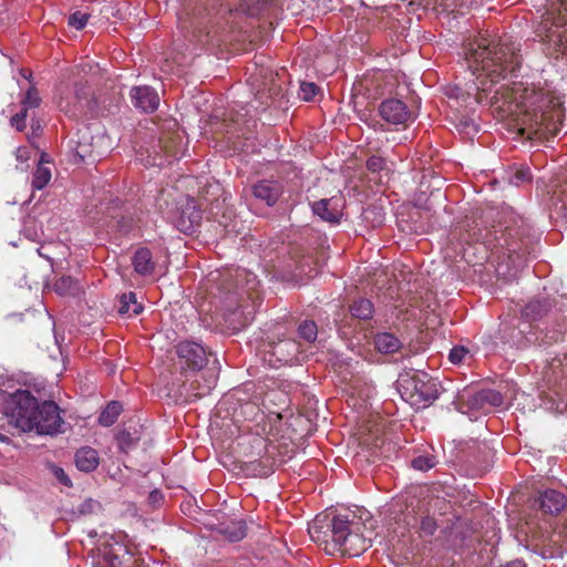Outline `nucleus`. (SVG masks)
Instances as JSON below:
<instances>
[{
  "instance_id": "nucleus-7",
  "label": "nucleus",
  "mask_w": 567,
  "mask_h": 567,
  "mask_svg": "<svg viewBox=\"0 0 567 567\" xmlns=\"http://www.w3.org/2000/svg\"><path fill=\"white\" fill-rule=\"evenodd\" d=\"M399 384L402 395H406L413 405L427 406L439 398L440 384L426 373L402 377Z\"/></svg>"
},
{
  "instance_id": "nucleus-46",
  "label": "nucleus",
  "mask_w": 567,
  "mask_h": 567,
  "mask_svg": "<svg viewBox=\"0 0 567 567\" xmlns=\"http://www.w3.org/2000/svg\"><path fill=\"white\" fill-rule=\"evenodd\" d=\"M28 224H29V221H27V223H25V225H24V228H23V235H24L28 239H30V240H32V241H37V240L40 238V236H41V234H42V230H41V229H40V230H38V229H31V228L29 227V225H28Z\"/></svg>"
},
{
  "instance_id": "nucleus-52",
  "label": "nucleus",
  "mask_w": 567,
  "mask_h": 567,
  "mask_svg": "<svg viewBox=\"0 0 567 567\" xmlns=\"http://www.w3.org/2000/svg\"><path fill=\"white\" fill-rule=\"evenodd\" d=\"M556 197L561 202V205L565 209H567V184L563 186V188L555 193Z\"/></svg>"
},
{
  "instance_id": "nucleus-35",
  "label": "nucleus",
  "mask_w": 567,
  "mask_h": 567,
  "mask_svg": "<svg viewBox=\"0 0 567 567\" xmlns=\"http://www.w3.org/2000/svg\"><path fill=\"white\" fill-rule=\"evenodd\" d=\"M411 464L414 470L426 472L433 468L437 464V461L434 455L424 454L414 457Z\"/></svg>"
},
{
  "instance_id": "nucleus-13",
  "label": "nucleus",
  "mask_w": 567,
  "mask_h": 567,
  "mask_svg": "<svg viewBox=\"0 0 567 567\" xmlns=\"http://www.w3.org/2000/svg\"><path fill=\"white\" fill-rule=\"evenodd\" d=\"M503 404V395L493 389H483L467 398V405L471 410L489 413L494 408Z\"/></svg>"
},
{
  "instance_id": "nucleus-11",
  "label": "nucleus",
  "mask_w": 567,
  "mask_h": 567,
  "mask_svg": "<svg viewBox=\"0 0 567 567\" xmlns=\"http://www.w3.org/2000/svg\"><path fill=\"white\" fill-rule=\"evenodd\" d=\"M176 353L182 367L200 370L207 363V352L200 343L182 341L176 347Z\"/></svg>"
},
{
  "instance_id": "nucleus-45",
  "label": "nucleus",
  "mask_w": 567,
  "mask_h": 567,
  "mask_svg": "<svg viewBox=\"0 0 567 567\" xmlns=\"http://www.w3.org/2000/svg\"><path fill=\"white\" fill-rule=\"evenodd\" d=\"M27 116H28V112L25 110H22L20 112H18L16 115H13L11 117V125L18 131V132H22L27 124H25V121H27Z\"/></svg>"
},
{
  "instance_id": "nucleus-26",
  "label": "nucleus",
  "mask_w": 567,
  "mask_h": 567,
  "mask_svg": "<svg viewBox=\"0 0 567 567\" xmlns=\"http://www.w3.org/2000/svg\"><path fill=\"white\" fill-rule=\"evenodd\" d=\"M549 309V305L544 300H533L522 310V318L527 322L540 319Z\"/></svg>"
},
{
  "instance_id": "nucleus-1",
  "label": "nucleus",
  "mask_w": 567,
  "mask_h": 567,
  "mask_svg": "<svg viewBox=\"0 0 567 567\" xmlns=\"http://www.w3.org/2000/svg\"><path fill=\"white\" fill-rule=\"evenodd\" d=\"M466 55L468 68L476 76V82L466 91V104H470L467 99L482 103L483 96L480 92L492 91L494 84L505 79L507 73L514 72L520 63L514 45L503 41L481 39L475 47L468 49Z\"/></svg>"
},
{
  "instance_id": "nucleus-41",
  "label": "nucleus",
  "mask_w": 567,
  "mask_h": 567,
  "mask_svg": "<svg viewBox=\"0 0 567 567\" xmlns=\"http://www.w3.org/2000/svg\"><path fill=\"white\" fill-rule=\"evenodd\" d=\"M89 16L81 11H76L69 18V25L76 30H82L87 23Z\"/></svg>"
},
{
  "instance_id": "nucleus-55",
  "label": "nucleus",
  "mask_w": 567,
  "mask_h": 567,
  "mask_svg": "<svg viewBox=\"0 0 567 567\" xmlns=\"http://www.w3.org/2000/svg\"><path fill=\"white\" fill-rule=\"evenodd\" d=\"M178 19H179V22H181V27H182L183 29H188L189 27H192V25H193V22H189V25H187V23H188V22H187V20H186V19H184L183 17H179Z\"/></svg>"
},
{
  "instance_id": "nucleus-54",
  "label": "nucleus",
  "mask_w": 567,
  "mask_h": 567,
  "mask_svg": "<svg viewBox=\"0 0 567 567\" xmlns=\"http://www.w3.org/2000/svg\"><path fill=\"white\" fill-rule=\"evenodd\" d=\"M503 567H526V565L522 560H513Z\"/></svg>"
},
{
  "instance_id": "nucleus-27",
  "label": "nucleus",
  "mask_w": 567,
  "mask_h": 567,
  "mask_svg": "<svg viewBox=\"0 0 567 567\" xmlns=\"http://www.w3.org/2000/svg\"><path fill=\"white\" fill-rule=\"evenodd\" d=\"M548 369L551 372V375H546L548 382H551V380L556 382L560 378H567V353H564L563 357L559 354L554 357L548 363Z\"/></svg>"
},
{
  "instance_id": "nucleus-31",
  "label": "nucleus",
  "mask_w": 567,
  "mask_h": 567,
  "mask_svg": "<svg viewBox=\"0 0 567 567\" xmlns=\"http://www.w3.org/2000/svg\"><path fill=\"white\" fill-rule=\"evenodd\" d=\"M121 412L122 405L116 401H112L101 412L99 416V423L103 426H111L116 422Z\"/></svg>"
},
{
  "instance_id": "nucleus-2",
  "label": "nucleus",
  "mask_w": 567,
  "mask_h": 567,
  "mask_svg": "<svg viewBox=\"0 0 567 567\" xmlns=\"http://www.w3.org/2000/svg\"><path fill=\"white\" fill-rule=\"evenodd\" d=\"M517 106L523 113L522 131L556 135L563 117L560 96L549 85L532 84L516 97Z\"/></svg>"
},
{
  "instance_id": "nucleus-5",
  "label": "nucleus",
  "mask_w": 567,
  "mask_h": 567,
  "mask_svg": "<svg viewBox=\"0 0 567 567\" xmlns=\"http://www.w3.org/2000/svg\"><path fill=\"white\" fill-rule=\"evenodd\" d=\"M476 243H482L486 248L492 251L501 252L503 257H507L514 268H519L525 261V254L528 252L525 244L518 236L516 229L502 226L493 228L475 226L468 233V239Z\"/></svg>"
},
{
  "instance_id": "nucleus-36",
  "label": "nucleus",
  "mask_w": 567,
  "mask_h": 567,
  "mask_svg": "<svg viewBox=\"0 0 567 567\" xmlns=\"http://www.w3.org/2000/svg\"><path fill=\"white\" fill-rule=\"evenodd\" d=\"M437 524L433 517L424 516L420 522L419 536L424 539H430L436 532Z\"/></svg>"
},
{
  "instance_id": "nucleus-28",
  "label": "nucleus",
  "mask_w": 567,
  "mask_h": 567,
  "mask_svg": "<svg viewBox=\"0 0 567 567\" xmlns=\"http://www.w3.org/2000/svg\"><path fill=\"white\" fill-rule=\"evenodd\" d=\"M507 181L514 186H520L532 181V173L525 165H514L507 172Z\"/></svg>"
},
{
  "instance_id": "nucleus-42",
  "label": "nucleus",
  "mask_w": 567,
  "mask_h": 567,
  "mask_svg": "<svg viewBox=\"0 0 567 567\" xmlns=\"http://www.w3.org/2000/svg\"><path fill=\"white\" fill-rule=\"evenodd\" d=\"M385 159L381 156L373 155L367 161V168L372 173H379L385 169Z\"/></svg>"
},
{
  "instance_id": "nucleus-49",
  "label": "nucleus",
  "mask_w": 567,
  "mask_h": 567,
  "mask_svg": "<svg viewBox=\"0 0 567 567\" xmlns=\"http://www.w3.org/2000/svg\"><path fill=\"white\" fill-rule=\"evenodd\" d=\"M99 504L92 499H87L85 501L83 504H81L80 506V513L81 514H86V513H90V512H93L95 507H97Z\"/></svg>"
},
{
  "instance_id": "nucleus-48",
  "label": "nucleus",
  "mask_w": 567,
  "mask_h": 567,
  "mask_svg": "<svg viewBox=\"0 0 567 567\" xmlns=\"http://www.w3.org/2000/svg\"><path fill=\"white\" fill-rule=\"evenodd\" d=\"M53 473H54V476L56 477V480L65 485V486H71V480L69 478V476L66 475V473L60 468V467H54L53 470Z\"/></svg>"
},
{
  "instance_id": "nucleus-53",
  "label": "nucleus",
  "mask_w": 567,
  "mask_h": 567,
  "mask_svg": "<svg viewBox=\"0 0 567 567\" xmlns=\"http://www.w3.org/2000/svg\"><path fill=\"white\" fill-rule=\"evenodd\" d=\"M447 95H449L450 97H455V99L465 97V93H464V92L462 91V89H461V87H458L457 85H456V86H454V87H452V89H450V90L447 91Z\"/></svg>"
},
{
  "instance_id": "nucleus-56",
  "label": "nucleus",
  "mask_w": 567,
  "mask_h": 567,
  "mask_svg": "<svg viewBox=\"0 0 567 567\" xmlns=\"http://www.w3.org/2000/svg\"><path fill=\"white\" fill-rule=\"evenodd\" d=\"M547 339H550L553 341H557L558 340V336L553 334V336L548 337V334L546 333L545 337L542 339V342L543 343H548L549 341H547Z\"/></svg>"
},
{
  "instance_id": "nucleus-24",
  "label": "nucleus",
  "mask_w": 567,
  "mask_h": 567,
  "mask_svg": "<svg viewBox=\"0 0 567 567\" xmlns=\"http://www.w3.org/2000/svg\"><path fill=\"white\" fill-rule=\"evenodd\" d=\"M132 262L135 271L142 276L151 275L155 269L152 252L147 248H140L136 250Z\"/></svg>"
},
{
  "instance_id": "nucleus-14",
  "label": "nucleus",
  "mask_w": 567,
  "mask_h": 567,
  "mask_svg": "<svg viewBox=\"0 0 567 567\" xmlns=\"http://www.w3.org/2000/svg\"><path fill=\"white\" fill-rule=\"evenodd\" d=\"M381 117L388 123L398 125L405 124L411 120V112L406 104L398 99H388L379 106Z\"/></svg>"
},
{
  "instance_id": "nucleus-9",
  "label": "nucleus",
  "mask_w": 567,
  "mask_h": 567,
  "mask_svg": "<svg viewBox=\"0 0 567 567\" xmlns=\"http://www.w3.org/2000/svg\"><path fill=\"white\" fill-rule=\"evenodd\" d=\"M90 92L83 83H75L72 89L59 91L58 106L66 115L73 117L80 114L89 103Z\"/></svg>"
},
{
  "instance_id": "nucleus-34",
  "label": "nucleus",
  "mask_w": 567,
  "mask_h": 567,
  "mask_svg": "<svg viewBox=\"0 0 567 567\" xmlns=\"http://www.w3.org/2000/svg\"><path fill=\"white\" fill-rule=\"evenodd\" d=\"M298 336L307 342H315L318 337V328L315 321L305 320L298 327Z\"/></svg>"
},
{
  "instance_id": "nucleus-33",
  "label": "nucleus",
  "mask_w": 567,
  "mask_h": 567,
  "mask_svg": "<svg viewBox=\"0 0 567 567\" xmlns=\"http://www.w3.org/2000/svg\"><path fill=\"white\" fill-rule=\"evenodd\" d=\"M53 289L60 296L74 295L78 291V284L70 276H62L55 281Z\"/></svg>"
},
{
  "instance_id": "nucleus-3",
  "label": "nucleus",
  "mask_w": 567,
  "mask_h": 567,
  "mask_svg": "<svg viewBox=\"0 0 567 567\" xmlns=\"http://www.w3.org/2000/svg\"><path fill=\"white\" fill-rule=\"evenodd\" d=\"M13 426L22 432L53 435L62 432L63 420L60 409L53 401L39 403L27 390L19 391L12 399Z\"/></svg>"
},
{
  "instance_id": "nucleus-29",
  "label": "nucleus",
  "mask_w": 567,
  "mask_h": 567,
  "mask_svg": "<svg viewBox=\"0 0 567 567\" xmlns=\"http://www.w3.org/2000/svg\"><path fill=\"white\" fill-rule=\"evenodd\" d=\"M118 311L122 315L137 316L143 311V306L137 302L134 292H128L122 295Z\"/></svg>"
},
{
  "instance_id": "nucleus-30",
  "label": "nucleus",
  "mask_w": 567,
  "mask_h": 567,
  "mask_svg": "<svg viewBox=\"0 0 567 567\" xmlns=\"http://www.w3.org/2000/svg\"><path fill=\"white\" fill-rule=\"evenodd\" d=\"M350 312L354 318L369 320L373 316L374 308L369 299L360 298L350 306Z\"/></svg>"
},
{
  "instance_id": "nucleus-25",
  "label": "nucleus",
  "mask_w": 567,
  "mask_h": 567,
  "mask_svg": "<svg viewBox=\"0 0 567 567\" xmlns=\"http://www.w3.org/2000/svg\"><path fill=\"white\" fill-rule=\"evenodd\" d=\"M45 156V154L41 155V159L33 173L32 187L37 189L44 188L51 181V169L47 166L49 161Z\"/></svg>"
},
{
  "instance_id": "nucleus-16",
  "label": "nucleus",
  "mask_w": 567,
  "mask_h": 567,
  "mask_svg": "<svg viewBox=\"0 0 567 567\" xmlns=\"http://www.w3.org/2000/svg\"><path fill=\"white\" fill-rule=\"evenodd\" d=\"M311 208L315 215L319 216L322 220L337 224L341 218V199L338 197H331L327 199H320L311 204Z\"/></svg>"
},
{
  "instance_id": "nucleus-17",
  "label": "nucleus",
  "mask_w": 567,
  "mask_h": 567,
  "mask_svg": "<svg viewBox=\"0 0 567 567\" xmlns=\"http://www.w3.org/2000/svg\"><path fill=\"white\" fill-rule=\"evenodd\" d=\"M131 100L136 109L143 112H154L159 104L156 91L147 85L135 86L131 90Z\"/></svg>"
},
{
  "instance_id": "nucleus-60",
  "label": "nucleus",
  "mask_w": 567,
  "mask_h": 567,
  "mask_svg": "<svg viewBox=\"0 0 567 567\" xmlns=\"http://www.w3.org/2000/svg\"><path fill=\"white\" fill-rule=\"evenodd\" d=\"M526 341H527L528 343H532V342H533V340L530 339V337H526Z\"/></svg>"
},
{
  "instance_id": "nucleus-6",
  "label": "nucleus",
  "mask_w": 567,
  "mask_h": 567,
  "mask_svg": "<svg viewBox=\"0 0 567 567\" xmlns=\"http://www.w3.org/2000/svg\"><path fill=\"white\" fill-rule=\"evenodd\" d=\"M224 289L227 293L226 300L236 305V308L233 310L229 307V311L234 315L244 308H246V300H254V292L257 291V287L259 281L257 276L247 269L238 268L234 272L228 271L224 276Z\"/></svg>"
},
{
  "instance_id": "nucleus-21",
  "label": "nucleus",
  "mask_w": 567,
  "mask_h": 567,
  "mask_svg": "<svg viewBox=\"0 0 567 567\" xmlns=\"http://www.w3.org/2000/svg\"><path fill=\"white\" fill-rule=\"evenodd\" d=\"M76 467L82 472H92L94 471L99 463V454L97 452L90 446L81 447L76 451L74 456Z\"/></svg>"
},
{
  "instance_id": "nucleus-20",
  "label": "nucleus",
  "mask_w": 567,
  "mask_h": 567,
  "mask_svg": "<svg viewBox=\"0 0 567 567\" xmlns=\"http://www.w3.org/2000/svg\"><path fill=\"white\" fill-rule=\"evenodd\" d=\"M217 373L215 371H206L197 375L196 380L190 383V391L195 398H202L210 393L216 386Z\"/></svg>"
},
{
  "instance_id": "nucleus-15",
  "label": "nucleus",
  "mask_w": 567,
  "mask_h": 567,
  "mask_svg": "<svg viewBox=\"0 0 567 567\" xmlns=\"http://www.w3.org/2000/svg\"><path fill=\"white\" fill-rule=\"evenodd\" d=\"M534 506L545 514L555 515L567 506V497L556 489H545L534 501Z\"/></svg>"
},
{
  "instance_id": "nucleus-32",
  "label": "nucleus",
  "mask_w": 567,
  "mask_h": 567,
  "mask_svg": "<svg viewBox=\"0 0 567 567\" xmlns=\"http://www.w3.org/2000/svg\"><path fill=\"white\" fill-rule=\"evenodd\" d=\"M544 544L560 549L567 548V525L565 527L555 528L549 534L547 540H544Z\"/></svg>"
},
{
  "instance_id": "nucleus-50",
  "label": "nucleus",
  "mask_w": 567,
  "mask_h": 567,
  "mask_svg": "<svg viewBox=\"0 0 567 567\" xmlns=\"http://www.w3.org/2000/svg\"><path fill=\"white\" fill-rule=\"evenodd\" d=\"M17 159L21 163L27 162L30 158L29 150L24 146L17 150Z\"/></svg>"
},
{
  "instance_id": "nucleus-23",
  "label": "nucleus",
  "mask_w": 567,
  "mask_h": 567,
  "mask_svg": "<svg viewBox=\"0 0 567 567\" xmlns=\"http://www.w3.org/2000/svg\"><path fill=\"white\" fill-rule=\"evenodd\" d=\"M9 382L4 381L2 378H0V413L6 416L8 424H13V402L12 399L16 396V394L21 391L20 389L9 392L7 389V384Z\"/></svg>"
},
{
  "instance_id": "nucleus-19",
  "label": "nucleus",
  "mask_w": 567,
  "mask_h": 567,
  "mask_svg": "<svg viewBox=\"0 0 567 567\" xmlns=\"http://www.w3.org/2000/svg\"><path fill=\"white\" fill-rule=\"evenodd\" d=\"M252 194L268 206H272L281 195V186L275 181H260L254 185Z\"/></svg>"
},
{
  "instance_id": "nucleus-18",
  "label": "nucleus",
  "mask_w": 567,
  "mask_h": 567,
  "mask_svg": "<svg viewBox=\"0 0 567 567\" xmlns=\"http://www.w3.org/2000/svg\"><path fill=\"white\" fill-rule=\"evenodd\" d=\"M300 352L299 343L293 339L280 340L272 346L271 353L277 361L284 364H291L298 359Z\"/></svg>"
},
{
  "instance_id": "nucleus-38",
  "label": "nucleus",
  "mask_w": 567,
  "mask_h": 567,
  "mask_svg": "<svg viewBox=\"0 0 567 567\" xmlns=\"http://www.w3.org/2000/svg\"><path fill=\"white\" fill-rule=\"evenodd\" d=\"M319 87L312 82H302L299 90V96L303 101H311L318 93Z\"/></svg>"
},
{
  "instance_id": "nucleus-39",
  "label": "nucleus",
  "mask_w": 567,
  "mask_h": 567,
  "mask_svg": "<svg viewBox=\"0 0 567 567\" xmlns=\"http://www.w3.org/2000/svg\"><path fill=\"white\" fill-rule=\"evenodd\" d=\"M470 351L465 347H454L451 349L449 359L453 364H461L466 358H470Z\"/></svg>"
},
{
  "instance_id": "nucleus-57",
  "label": "nucleus",
  "mask_w": 567,
  "mask_h": 567,
  "mask_svg": "<svg viewBox=\"0 0 567 567\" xmlns=\"http://www.w3.org/2000/svg\"><path fill=\"white\" fill-rule=\"evenodd\" d=\"M9 441V437L0 432V443H7Z\"/></svg>"
},
{
  "instance_id": "nucleus-43",
  "label": "nucleus",
  "mask_w": 567,
  "mask_h": 567,
  "mask_svg": "<svg viewBox=\"0 0 567 567\" xmlns=\"http://www.w3.org/2000/svg\"><path fill=\"white\" fill-rule=\"evenodd\" d=\"M117 217L118 216H112V219L106 223L107 226L121 233H127L130 230V220L125 219L123 216H121V218Z\"/></svg>"
},
{
  "instance_id": "nucleus-8",
  "label": "nucleus",
  "mask_w": 567,
  "mask_h": 567,
  "mask_svg": "<svg viewBox=\"0 0 567 567\" xmlns=\"http://www.w3.org/2000/svg\"><path fill=\"white\" fill-rule=\"evenodd\" d=\"M542 25L549 41L567 42V0H551L543 16Z\"/></svg>"
},
{
  "instance_id": "nucleus-40",
  "label": "nucleus",
  "mask_w": 567,
  "mask_h": 567,
  "mask_svg": "<svg viewBox=\"0 0 567 567\" xmlns=\"http://www.w3.org/2000/svg\"><path fill=\"white\" fill-rule=\"evenodd\" d=\"M116 440L118 447L124 452H127L130 449H132L136 441L127 431L120 432Z\"/></svg>"
},
{
  "instance_id": "nucleus-4",
  "label": "nucleus",
  "mask_w": 567,
  "mask_h": 567,
  "mask_svg": "<svg viewBox=\"0 0 567 567\" xmlns=\"http://www.w3.org/2000/svg\"><path fill=\"white\" fill-rule=\"evenodd\" d=\"M368 519L369 513L337 514L327 525V530L323 532L324 537L330 536L334 548L342 555L359 556L371 546L370 538L364 535Z\"/></svg>"
},
{
  "instance_id": "nucleus-51",
  "label": "nucleus",
  "mask_w": 567,
  "mask_h": 567,
  "mask_svg": "<svg viewBox=\"0 0 567 567\" xmlns=\"http://www.w3.org/2000/svg\"><path fill=\"white\" fill-rule=\"evenodd\" d=\"M53 246V244H49L48 246H41L39 249H38V254L39 256H41L42 258L49 260L50 262H52V257L50 255V248Z\"/></svg>"
},
{
  "instance_id": "nucleus-59",
  "label": "nucleus",
  "mask_w": 567,
  "mask_h": 567,
  "mask_svg": "<svg viewBox=\"0 0 567 567\" xmlns=\"http://www.w3.org/2000/svg\"><path fill=\"white\" fill-rule=\"evenodd\" d=\"M21 73L22 75L25 78V79H30L32 76V73L25 71V70H21Z\"/></svg>"
},
{
  "instance_id": "nucleus-37",
  "label": "nucleus",
  "mask_w": 567,
  "mask_h": 567,
  "mask_svg": "<svg viewBox=\"0 0 567 567\" xmlns=\"http://www.w3.org/2000/svg\"><path fill=\"white\" fill-rule=\"evenodd\" d=\"M22 110H25L28 112L29 109H35L40 105L41 99L39 96V93L37 89L31 85L22 100Z\"/></svg>"
},
{
  "instance_id": "nucleus-10",
  "label": "nucleus",
  "mask_w": 567,
  "mask_h": 567,
  "mask_svg": "<svg viewBox=\"0 0 567 567\" xmlns=\"http://www.w3.org/2000/svg\"><path fill=\"white\" fill-rule=\"evenodd\" d=\"M96 550L110 567H126V548L114 535H102L96 542Z\"/></svg>"
},
{
  "instance_id": "nucleus-22",
  "label": "nucleus",
  "mask_w": 567,
  "mask_h": 567,
  "mask_svg": "<svg viewBox=\"0 0 567 567\" xmlns=\"http://www.w3.org/2000/svg\"><path fill=\"white\" fill-rule=\"evenodd\" d=\"M374 347L381 353L391 354L402 348V341L392 332H380L374 336Z\"/></svg>"
},
{
  "instance_id": "nucleus-58",
  "label": "nucleus",
  "mask_w": 567,
  "mask_h": 567,
  "mask_svg": "<svg viewBox=\"0 0 567 567\" xmlns=\"http://www.w3.org/2000/svg\"><path fill=\"white\" fill-rule=\"evenodd\" d=\"M318 524L319 522L317 520L311 528V533H317L319 528H322V526H319Z\"/></svg>"
},
{
  "instance_id": "nucleus-61",
  "label": "nucleus",
  "mask_w": 567,
  "mask_h": 567,
  "mask_svg": "<svg viewBox=\"0 0 567 567\" xmlns=\"http://www.w3.org/2000/svg\"><path fill=\"white\" fill-rule=\"evenodd\" d=\"M519 332H520V333H525V332H526V331H525V328H519Z\"/></svg>"
},
{
  "instance_id": "nucleus-47",
  "label": "nucleus",
  "mask_w": 567,
  "mask_h": 567,
  "mask_svg": "<svg viewBox=\"0 0 567 567\" xmlns=\"http://www.w3.org/2000/svg\"><path fill=\"white\" fill-rule=\"evenodd\" d=\"M31 130H32V134L28 135V141L30 142V144L34 145L35 138L40 136L41 131H42V127H41L39 121L32 122Z\"/></svg>"
},
{
  "instance_id": "nucleus-44",
  "label": "nucleus",
  "mask_w": 567,
  "mask_h": 567,
  "mask_svg": "<svg viewBox=\"0 0 567 567\" xmlns=\"http://www.w3.org/2000/svg\"><path fill=\"white\" fill-rule=\"evenodd\" d=\"M231 528L233 530L228 533V538L231 542L241 540L246 536V527L241 522L234 523Z\"/></svg>"
},
{
  "instance_id": "nucleus-12",
  "label": "nucleus",
  "mask_w": 567,
  "mask_h": 567,
  "mask_svg": "<svg viewBox=\"0 0 567 567\" xmlns=\"http://www.w3.org/2000/svg\"><path fill=\"white\" fill-rule=\"evenodd\" d=\"M200 220L202 212L197 207L195 200L187 199L178 212V215L174 218L173 223L179 231L190 234L200 224Z\"/></svg>"
}]
</instances>
